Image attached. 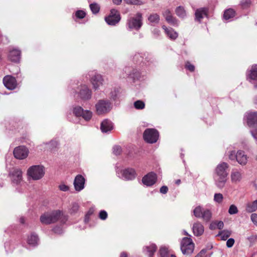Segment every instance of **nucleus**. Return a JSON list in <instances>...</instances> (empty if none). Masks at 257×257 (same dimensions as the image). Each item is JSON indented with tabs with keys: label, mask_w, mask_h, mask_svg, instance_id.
I'll use <instances>...</instances> for the list:
<instances>
[{
	"label": "nucleus",
	"mask_w": 257,
	"mask_h": 257,
	"mask_svg": "<svg viewBox=\"0 0 257 257\" xmlns=\"http://www.w3.org/2000/svg\"><path fill=\"white\" fill-rule=\"evenodd\" d=\"M63 215L60 210H54L42 214L40 218L41 222L44 224L54 223L58 221Z\"/></svg>",
	"instance_id": "nucleus-1"
},
{
	"label": "nucleus",
	"mask_w": 257,
	"mask_h": 257,
	"mask_svg": "<svg viewBox=\"0 0 257 257\" xmlns=\"http://www.w3.org/2000/svg\"><path fill=\"white\" fill-rule=\"evenodd\" d=\"M143 25L142 14L138 12L134 17H131L127 20L126 27L129 30L138 31Z\"/></svg>",
	"instance_id": "nucleus-2"
},
{
	"label": "nucleus",
	"mask_w": 257,
	"mask_h": 257,
	"mask_svg": "<svg viewBox=\"0 0 257 257\" xmlns=\"http://www.w3.org/2000/svg\"><path fill=\"white\" fill-rule=\"evenodd\" d=\"M95 108L98 115H104L110 111L112 104L108 99H100L95 104Z\"/></svg>",
	"instance_id": "nucleus-3"
},
{
	"label": "nucleus",
	"mask_w": 257,
	"mask_h": 257,
	"mask_svg": "<svg viewBox=\"0 0 257 257\" xmlns=\"http://www.w3.org/2000/svg\"><path fill=\"white\" fill-rule=\"evenodd\" d=\"M45 174V170L43 166L41 165H35L30 167L27 171V175L33 180H38L41 179Z\"/></svg>",
	"instance_id": "nucleus-4"
},
{
	"label": "nucleus",
	"mask_w": 257,
	"mask_h": 257,
	"mask_svg": "<svg viewBox=\"0 0 257 257\" xmlns=\"http://www.w3.org/2000/svg\"><path fill=\"white\" fill-rule=\"evenodd\" d=\"M159 132L155 128H147L143 134L144 140L150 144L156 143L159 138Z\"/></svg>",
	"instance_id": "nucleus-5"
},
{
	"label": "nucleus",
	"mask_w": 257,
	"mask_h": 257,
	"mask_svg": "<svg viewBox=\"0 0 257 257\" xmlns=\"http://www.w3.org/2000/svg\"><path fill=\"white\" fill-rule=\"evenodd\" d=\"M194 249V244L192 240L189 237H184L181 243V249L184 254H191Z\"/></svg>",
	"instance_id": "nucleus-6"
},
{
	"label": "nucleus",
	"mask_w": 257,
	"mask_h": 257,
	"mask_svg": "<svg viewBox=\"0 0 257 257\" xmlns=\"http://www.w3.org/2000/svg\"><path fill=\"white\" fill-rule=\"evenodd\" d=\"M121 19L118 11L115 9H112L109 15L105 17V21L110 26H115L119 23Z\"/></svg>",
	"instance_id": "nucleus-7"
},
{
	"label": "nucleus",
	"mask_w": 257,
	"mask_h": 257,
	"mask_svg": "<svg viewBox=\"0 0 257 257\" xmlns=\"http://www.w3.org/2000/svg\"><path fill=\"white\" fill-rule=\"evenodd\" d=\"M116 173L119 178L127 180L134 179L136 175L135 170L132 168L118 170Z\"/></svg>",
	"instance_id": "nucleus-8"
},
{
	"label": "nucleus",
	"mask_w": 257,
	"mask_h": 257,
	"mask_svg": "<svg viewBox=\"0 0 257 257\" xmlns=\"http://www.w3.org/2000/svg\"><path fill=\"white\" fill-rule=\"evenodd\" d=\"M9 176L13 183L18 185L22 181V171L20 169L14 168L9 172Z\"/></svg>",
	"instance_id": "nucleus-9"
},
{
	"label": "nucleus",
	"mask_w": 257,
	"mask_h": 257,
	"mask_svg": "<svg viewBox=\"0 0 257 257\" xmlns=\"http://www.w3.org/2000/svg\"><path fill=\"white\" fill-rule=\"evenodd\" d=\"M29 153V150L24 146L16 147L13 151L14 157L19 160H23L26 158L28 156Z\"/></svg>",
	"instance_id": "nucleus-10"
},
{
	"label": "nucleus",
	"mask_w": 257,
	"mask_h": 257,
	"mask_svg": "<svg viewBox=\"0 0 257 257\" xmlns=\"http://www.w3.org/2000/svg\"><path fill=\"white\" fill-rule=\"evenodd\" d=\"M229 165L227 163L222 162L219 163L216 167L214 170V176H228V173L227 170Z\"/></svg>",
	"instance_id": "nucleus-11"
},
{
	"label": "nucleus",
	"mask_w": 257,
	"mask_h": 257,
	"mask_svg": "<svg viewBox=\"0 0 257 257\" xmlns=\"http://www.w3.org/2000/svg\"><path fill=\"white\" fill-rule=\"evenodd\" d=\"M5 87L10 90L15 89L17 85V82L15 77L11 75L5 76L3 80Z\"/></svg>",
	"instance_id": "nucleus-12"
},
{
	"label": "nucleus",
	"mask_w": 257,
	"mask_h": 257,
	"mask_svg": "<svg viewBox=\"0 0 257 257\" xmlns=\"http://www.w3.org/2000/svg\"><path fill=\"white\" fill-rule=\"evenodd\" d=\"M78 94L81 99L88 100L91 97V91L85 85H81L78 88Z\"/></svg>",
	"instance_id": "nucleus-13"
},
{
	"label": "nucleus",
	"mask_w": 257,
	"mask_h": 257,
	"mask_svg": "<svg viewBox=\"0 0 257 257\" xmlns=\"http://www.w3.org/2000/svg\"><path fill=\"white\" fill-rule=\"evenodd\" d=\"M157 181V175L153 172H151L145 175L142 179L143 184L147 186L154 185Z\"/></svg>",
	"instance_id": "nucleus-14"
},
{
	"label": "nucleus",
	"mask_w": 257,
	"mask_h": 257,
	"mask_svg": "<svg viewBox=\"0 0 257 257\" xmlns=\"http://www.w3.org/2000/svg\"><path fill=\"white\" fill-rule=\"evenodd\" d=\"M85 180L81 175H77L74 180L73 184L76 191L79 192L84 188Z\"/></svg>",
	"instance_id": "nucleus-15"
},
{
	"label": "nucleus",
	"mask_w": 257,
	"mask_h": 257,
	"mask_svg": "<svg viewBox=\"0 0 257 257\" xmlns=\"http://www.w3.org/2000/svg\"><path fill=\"white\" fill-rule=\"evenodd\" d=\"M214 184L216 187L222 189L225 186L228 178L227 176H213Z\"/></svg>",
	"instance_id": "nucleus-16"
},
{
	"label": "nucleus",
	"mask_w": 257,
	"mask_h": 257,
	"mask_svg": "<svg viewBox=\"0 0 257 257\" xmlns=\"http://www.w3.org/2000/svg\"><path fill=\"white\" fill-rule=\"evenodd\" d=\"M91 82L93 88L96 90L103 85L104 79L101 75L95 74L91 77Z\"/></svg>",
	"instance_id": "nucleus-17"
},
{
	"label": "nucleus",
	"mask_w": 257,
	"mask_h": 257,
	"mask_svg": "<svg viewBox=\"0 0 257 257\" xmlns=\"http://www.w3.org/2000/svg\"><path fill=\"white\" fill-rule=\"evenodd\" d=\"M246 123L250 128L255 127L257 121V114L255 112H247L245 115Z\"/></svg>",
	"instance_id": "nucleus-18"
},
{
	"label": "nucleus",
	"mask_w": 257,
	"mask_h": 257,
	"mask_svg": "<svg viewBox=\"0 0 257 257\" xmlns=\"http://www.w3.org/2000/svg\"><path fill=\"white\" fill-rule=\"evenodd\" d=\"M192 229L194 235L196 236H200L202 235L204 231V226L199 221L194 222L193 224Z\"/></svg>",
	"instance_id": "nucleus-19"
},
{
	"label": "nucleus",
	"mask_w": 257,
	"mask_h": 257,
	"mask_svg": "<svg viewBox=\"0 0 257 257\" xmlns=\"http://www.w3.org/2000/svg\"><path fill=\"white\" fill-rule=\"evenodd\" d=\"M163 15L165 17L166 21L170 24L173 26L178 25V21L176 18L172 16L171 12L169 10L167 9L165 10L163 12Z\"/></svg>",
	"instance_id": "nucleus-20"
},
{
	"label": "nucleus",
	"mask_w": 257,
	"mask_h": 257,
	"mask_svg": "<svg viewBox=\"0 0 257 257\" xmlns=\"http://www.w3.org/2000/svg\"><path fill=\"white\" fill-rule=\"evenodd\" d=\"M243 173L241 171L233 169L230 174V179L232 183L240 182L242 178Z\"/></svg>",
	"instance_id": "nucleus-21"
},
{
	"label": "nucleus",
	"mask_w": 257,
	"mask_h": 257,
	"mask_svg": "<svg viewBox=\"0 0 257 257\" xmlns=\"http://www.w3.org/2000/svg\"><path fill=\"white\" fill-rule=\"evenodd\" d=\"M113 128L112 122L108 119H104L101 123L100 129L103 133H107Z\"/></svg>",
	"instance_id": "nucleus-22"
},
{
	"label": "nucleus",
	"mask_w": 257,
	"mask_h": 257,
	"mask_svg": "<svg viewBox=\"0 0 257 257\" xmlns=\"http://www.w3.org/2000/svg\"><path fill=\"white\" fill-rule=\"evenodd\" d=\"M9 58L11 61L18 62L21 58V52L18 49H13L9 52Z\"/></svg>",
	"instance_id": "nucleus-23"
},
{
	"label": "nucleus",
	"mask_w": 257,
	"mask_h": 257,
	"mask_svg": "<svg viewBox=\"0 0 257 257\" xmlns=\"http://www.w3.org/2000/svg\"><path fill=\"white\" fill-rule=\"evenodd\" d=\"M207 10L206 8H202L196 10L195 15V20L199 22L201 20L207 16Z\"/></svg>",
	"instance_id": "nucleus-24"
},
{
	"label": "nucleus",
	"mask_w": 257,
	"mask_h": 257,
	"mask_svg": "<svg viewBox=\"0 0 257 257\" xmlns=\"http://www.w3.org/2000/svg\"><path fill=\"white\" fill-rule=\"evenodd\" d=\"M257 78V65H252L251 69L249 70L247 75V79L252 82V81L256 80Z\"/></svg>",
	"instance_id": "nucleus-25"
},
{
	"label": "nucleus",
	"mask_w": 257,
	"mask_h": 257,
	"mask_svg": "<svg viewBox=\"0 0 257 257\" xmlns=\"http://www.w3.org/2000/svg\"><path fill=\"white\" fill-rule=\"evenodd\" d=\"M162 28L164 30L167 36L171 40H175L178 36V33L172 28H167L165 26H163Z\"/></svg>",
	"instance_id": "nucleus-26"
},
{
	"label": "nucleus",
	"mask_w": 257,
	"mask_h": 257,
	"mask_svg": "<svg viewBox=\"0 0 257 257\" xmlns=\"http://www.w3.org/2000/svg\"><path fill=\"white\" fill-rule=\"evenodd\" d=\"M237 162L241 165H244L247 162V157L242 151L237 152Z\"/></svg>",
	"instance_id": "nucleus-27"
},
{
	"label": "nucleus",
	"mask_w": 257,
	"mask_h": 257,
	"mask_svg": "<svg viewBox=\"0 0 257 257\" xmlns=\"http://www.w3.org/2000/svg\"><path fill=\"white\" fill-rule=\"evenodd\" d=\"M144 251L146 250L147 253L150 257H153L154 252L157 250V246L155 244H152L149 246H146L144 248Z\"/></svg>",
	"instance_id": "nucleus-28"
},
{
	"label": "nucleus",
	"mask_w": 257,
	"mask_h": 257,
	"mask_svg": "<svg viewBox=\"0 0 257 257\" xmlns=\"http://www.w3.org/2000/svg\"><path fill=\"white\" fill-rule=\"evenodd\" d=\"M175 13L180 18L184 19L187 16L186 12L182 6L177 7L175 9Z\"/></svg>",
	"instance_id": "nucleus-29"
},
{
	"label": "nucleus",
	"mask_w": 257,
	"mask_h": 257,
	"mask_svg": "<svg viewBox=\"0 0 257 257\" xmlns=\"http://www.w3.org/2000/svg\"><path fill=\"white\" fill-rule=\"evenodd\" d=\"M39 241L38 237L37 235L32 234L28 237V243L32 246H36L38 244Z\"/></svg>",
	"instance_id": "nucleus-30"
},
{
	"label": "nucleus",
	"mask_w": 257,
	"mask_h": 257,
	"mask_svg": "<svg viewBox=\"0 0 257 257\" xmlns=\"http://www.w3.org/2000/svg\"><path fill=\"white\" fill-rule=\"evenodd\" d=\"M148 20L150 23L155 25L159 23L160 21V16L156 13L151 14L148 18Z\"/></svg>",
	"instance_id": "nucleus-31"
},
{
	"label": "nucleus",
	"mask_w": 257,
	"mask_h": 257,
	"mask_svg": "<svg viewBox=\"0 0 257 257\" xmlns=\"http://www.w3.org/2000/svg\"><path fill=\"white\" fill-rule=\"evenodd\" d=\"M257 209V200H254L251 203H248L246 207V211L247 212L251 213Z\"/></svg>",
	"instance_id": "nucleus-32"
},
{
	"label": "nucleus",
	"mask_w": 257,
	"mask_h": 257,
	"mask_svg": "<svg viewBox=\"0 0 257 257\" xmlns=\"http://www.w3.org/2000/svg\"><path fill=\"white\" fill-rule=\"evenodd\" d=\"M235 16V11L232 9H229L224 11L223 18L225 20H229Z\"/></svg>",
	"instance_id": "nucleus-33"
},
{
	"label": "nucleus",
	"mask_w": 257,
	"mask_h": 257,
	"mask_svg": "<svg viewBox=\"0 0 257 257\" xmlns=\"http://www.w3.org/2000/svg\"><path fill=\"white\" fill-rule=\"evenodd\" d=\"M231 233V231L229 230H223L220 231L218 235L220 236L221 239L225 240L230 236Z\"/></svg>",
	"instance_id": "nucleus-34"
},
{
	"label": "nucleus",
	"mask_w": 257,
	"mask_h": 257,
	"mask_svg": "<svg viewBox=\"0 0 257 257\" xmlns=\"http://www.w3.org/2000/svg\"><path fill=\"white\" fill-rule=\"evenodd\" d=\"M84 109L79 106H74L73 108V113L77 117L81 116Z\"/></svg>",
	"instance_id": "nucleus-35"
},
{
	"label": "nucleus",
	"mask_w": 257,
	"mask_h": 257,
	"mask_svg": "<svg viewBox=\"0 0 257 257\" xmlns=\"http://www.w3.org/2000/svg\"><path fill=\"white\" fill-rule=\"evenodd\" d=\"M159 253L161 257H169L170 254L169 252L168 248L165 246H162L160 247Z\"/></svg>",
	"instance_id": "nucleus-36"
},
{
	"label": "nucleus",
	"mask_w": 257,
	"mask_h": 257,
	"mask_svg": "<svg viewBox=\"0 0 257 257\" xmlns=\"http://www.w3.org/2000/svg\"><path fill=\"white\" fill-rule=\"evenodd\" d=\"M92 116V112L88 110H84L81 117L86 121L90 120Z\"/></svg>",
	"instance_id": "nucleus-37"
},
{
	"label": "nucleus",
	"mask_w": 257,
	"mask_h": 257,
	"mask_svg": "<svg viewBox=\"0 0 257 257\" xmlns=\"http://www.w3.org/2000/svg\"><path fill=\"white\" fill-rule=\"evenodd\" d=\"M203 211L204 210H203L202 207L200 206H198L195 207L194 209L193 214L195 217L197 218H201Z\"/></svg>",
	"instance_id": "nucleus-38"
},
{
	"label": "nucleus",
	"mask_w": 257,
	"mask_h": 257,
	"mask_svg": "<svg viewBox=\"0 0 257 257\" xmlns=\"http://www.w3.org/2000/svg\"><path fill=\"white\" fill-rule=\"evenodd\" d=\"M46 149L50 150H53L56 148L58 145V143L56 141H51L49 143L45 144Z\"/></svg>",
	"instance_id": "nucleus-39"
},
{
	"label": "nucleus",
	"mask_w": 257,
	"mask_h": 257,
	"mask_svg": "<svg viewBox=\"0 0 257 257\" xmlns=\"http://www.w3.org/2000/svg\"><path fill=\"white\" fill-rule=\"evenodd\" d=\"M91 11L94 14H97L100 10V6L97 3H93L89 6Z\"/></svg>",
	"instance_id": "nucleus-40"
},
{
	"label": "nucleus",
	"mask_w": 257,
	"mask_h": 257,
	"mask_svg": "<svg viewBox=\"0 0 257 257\" xmlns=\"http://www.w3.org/2000/svg\"><path fill=\"white\" fill-rule=\"evenodd\" d=\"M201 217L206 221H209L211 217V212L209 210H204Z\"/></svg>",
	"instance_id": "nucleus-41"
},
{
	"label": "nucleus",
	"mask_w": 257,
	"mask_h": 257,
	"mask_svg": "<svg viewBox=\"0 0 257 257\" xmlns=\"http://www.w3.org/2000/svg\"><path fill=\"white\" fill-rule=\"evenodd\" d=\"M127 5L140 6L144 4L141 0H123Z\"/></svg>",
	"instance_id": "nucleus-42"
},
{
	"label": "nucleus",
	"mask_w": 257,
	"mask_h": 257,
	"mask_svg": "<svg viewBox=\"0 0 257 257\" xmlns=\"http://www.w3.org/2000/svg\"><path fill=\"white\" fill-rule=\"evenodd\" d=\"M223 199V196L221 193H218L214 194L213 200L215 202L220 204L222 202Z\"/></svg>",
	"instance_id": "nucleus-43"
},
{
	"label": "nucleus",
	"mask_w": 257,
	"mask_h": 257,
	"mask_svg": "<svg viewBox=\"0 0 257 257\" xmlns=\"http://www.w3.org/2000/svg\"><path fill=\"white\" fill-rule=\"evenodd\" d=\"M79 205L77 203H73L70 209L69 212L71 214H74L77 212L79 210Z\"/></svg>",
	"instance_id": "nucleus-44"
},
{
	"label": "nucleus",
	"mask_w": 257,
	"mask_h": 257,
	"mask_svg": "<svg viewBox=\"0 0 257 257\" xmlns=\"http://www.w3.org/2000/svg\"><path fill=\"white\" fill-rule=\"evenodd\" d=\"M228 213L230 215L237 214L238 212L237 207L234 204H231L228 209Z\"/></svg>",
	"instance_id": "nucleus-45"
},
{
	"label": "nucleus",
	"mask_w": 257,
	"mask_h": 257,
	"mask_svg": "<svg viewBox=\"0 0 257 257\" xmlns=\"http://www.w3.org/2000/svg\"><path fill=\"white\" fill-rule=\"evenodd\" d=\"M145 106V103L141 100H137L134 102V106L137 109H142Z\"/></svg>",
	"instance_id": "nucleus-46"
},
{
	"label": "nucleus",
	"mask_w": 257,
	"mask_h": 257,
	"mask_svg": "<svg viewBox=\"0 0 257 257\" xmlns=\"http://www.w3.org/2000/svg\"><path fill=\"white\" fill-rule=\"evenodd\" d=\"M237 152L236 153L234 151H232L229 152L228 155L229 159L231 160H235L237 161Z\"/></svg>",
	"instance_id": "nucleus-47"
},
{
	"label": "nucleus",
	"mask_w": 257,
	"mask_h": 257,
	"mask_svg": "<svg viewBox=\"0 0 257 257\" xmlns=\"http://www.w3.org/2000/svg\"><path fill=\"white\" fill-rule=\"evenodd\" d=\"M251 4L250 0H242L241 2V6L243 9H246L249 7Z\"/></svg>",
	"instance_id": "nucleus-48"
},
{
	"label": "nucleus",
	"mask_w": 257,
	"mask_h": 257,
	"mask_svg": "<svg viewBox=\"0 0 257 257\" xmlns=\"http://www.w3.org/2000/svg\"><path fill=\"white\" fill-rule=\"evenodd\" d=\"M85 13L81 10L77 11L75 13V16L76 17L79 18V19H83L85 16Z\"/></svg>",
	"instance_id": "nucleus-49"
},
{
	"label": "nucleus",
	"mask_w": 257,
	"mask_h": 257,
	"mask_svg": "<svg viewBox=\"0 0 257 257\" xmlns=\"http://www.w3.org/2000/svg\"><path fill=\"white\" fill-rule=\"evenodd\" d=\"M121 152V148L120 146H116L113 148V153L115 155H118Z\"/></svg>",
	"instance_id": "nucleus-50"
},
{
	"label": "nucleus",
	"mask_w": 257,
	"mask_h": 257,
	"mask_svg": "<svg viewBox=\"0 0 257 257\" xmlns=\"http://www.w3.org/2000/svg\"><path fill=\"white\" fill-rule=\"evenodd\" d=\"M99 217L102 220H105L107 217V213L104 210H101L99 213Z\"/></svg>",
	"instance_id": "nucleus-51"
},
{
	"label": "nucleus",
	"mask_w": 257,
	"mask_h": 257,
	"mask_svg": "<svg viewBox=\"0 0 257 257\" xmlns=\"http://www.w3.org/2000/svg\"><path fill=\"white\" fill-rule=\"evenodd\" d=\"M59 189L61 191L66 192L69 190V187L65 184H61L59 185Z\"/></svg>",
	"instance_id": "nucleus-52"
},
{
	"label": "nucleus",
	"mask_w": 257,
	"mask_h": 257,
	"mask_svg": "<svg viewBox=\"0 0 257 257\" xmlns=\"http://www.w3.org/2000/svg\"><path fill=\"white\" fill-rule=\"evenodd\" d=\"M234 243V240L233 238H230L226 241V246L228 247H231Z\"/></svg>",
	"instance_id": "nucleus-53"
},
{
	"label": "nucleus",
	"mask_w": 257,
	"mask_h": 257,
	"mask_svg": "<svg viewBox=\"0 0 257 257\" xmlns=\"http://www.w3.org/2000/svg\"><path fill=\"white\" fill-rule=\"evenodd\" d=\"M185 67L191 72L194 71L195 69L194 65L190 64L189 62L186 63Z\"/></svg>",
	"instance_id": "nucleus-54"
},
{
	"label": "nucleus",
	"mask_w": 257,
	"mask_h": 257,
	"mask_svg": "<svg viewBox=\"0 0 257 257\" xmlns=\"http://www.w3.org/2000/svg\"><path fill=\"white\" fill-rule=\"evenodd\" d=\"M214 223L219 229H222L224 226V223L222 221H217Z\"/></svg>",
	"instance_id": "nucleus-55"
},
{
	"label": "nucleus",
	"mask_w": 257,
	"mask_h": 257,
	"mask_svg": "<svg viewBox=\"0 0 257 257\" xmlns=\"http://www.w3.org/2000/svg\"><path fill=\"white\" fill-rule=\"evenodd\" d=\"M195 257H206V251L201 250Z\"/></svg>",
	"instance_id": "nucleus-56"
},
{
	"label": "nucleus",
	"mask_w": 257,
	"mask_h": 257,
	"mask_svg": "<svg viewBox=\"0 0 257 257\" xmlns=\"http://www.w3.org/2000/svg\"><path fill=\"white\" fill-rule=\"evenodd\" d=\"M251 220L254 224H257V214L253 213L251 215Z\"/></svg>",
	"instance_id": "nucleus-57"
},
{
	"label": "nucleus",
	"mask_w": 257,
	"mask_h": 257,
	"mask_svg": "<svg viewBox=\"0 0 257 257\" xmlns=\"http://www.w3.org/2000/svg\"><path fill=\"white\" fill-rule=\"evenodd\" d=\"M168 191V188L166 186H162L160 190V191L162 194H166Z\"/></svg>",
	"instance_id": "nucleus-58"
},
{
	"label": "nucleus",
	"mask_w": 257,
	"mask_h": 257,
	"mask_svg": "<svg viewBox=\"0 0 257 257\" xmlns=\"http://www.w3.org/2000/svg\"><path fill=\"white\" fill-rule=\"evenodd\" d=\"M53 231L55 233L61 234L62 233V229L60 227H55L53 228Z\"/></svg>",
	"instance_id": "nucleus-59"
},
{
	"label": "nucleus",
	"mask_w": 257,
	"mask_h": 257,
	"mask_svg": "<svg viewBox=\"0 0 257 257\" xmlns=\"http://www.w3.org/2000/svg\"><path fill=\"white\" fill-rule=\"evenodd\" d=\"M93 213V210L90 209L85 216V221H88L89 216Z\"/></svg>",
	"instance_id": "nucleus-60"
},
{
	"label": "nucleus",
	"mask_w": 257,
	"mask_h": 257,
	"mask_svg": "<svg viewBox=\"0 0 257 257\" xmlns=\"http://www.w3.org/2000/svg\"><path fill=\"white\" fill-rule=\"evenodd\" d=\"M114 4L116 5H119L122 2V0H112Z\"/></svg>",
	"instance_id": "nucleus-61"
},
{
	"label": "nucleus",
	"mask_w": 257,
	"mask_h": 257,
	"mask_svg": "<svg viewBox=\"0 0 257 257\" xmlns=\"http://www.w3.org/2000/svg\"><path fill=\"white\" fill-rule=\"evenodd\" d=\"M251 135L252 136V137L255 139H256L257 138H256V132L255 131L254 132L253 131H251Z\"/></svg>",
	"instance_id": "nucleus-62"
},
{
	"label": "nucleus",
	"mask_w": 257,
	"mask_h": 257,
	"mask_svg": "<svg viewBox=\"0 0 257 257\" xmlns=\"http://www.w3.org/2000/svg\"><path fill=\"white\" fill-rule=\"evenodd\" d=\"M120 257H128V255L126 252H122L120 253Z\"/></svg>",
	"instance_id": "nucleus-63"
},
{
	"label": "nucleus",
	"mask_w": 257,
	"mask_h": 257,
	"mask_svg": "<svg viewBox=\"0 0 257 257\" xmlns=\"http://www.w3.org/2000/svg\"><path fill=\"white\" fill-rule=\"evenodd\" d=\"M256 239V237H254V236H250V237H249L248 238V239L251 242L253 240H254V239Z\"/></svg>",
	"instance_id": "nucleus-64"
}]
</instances>
